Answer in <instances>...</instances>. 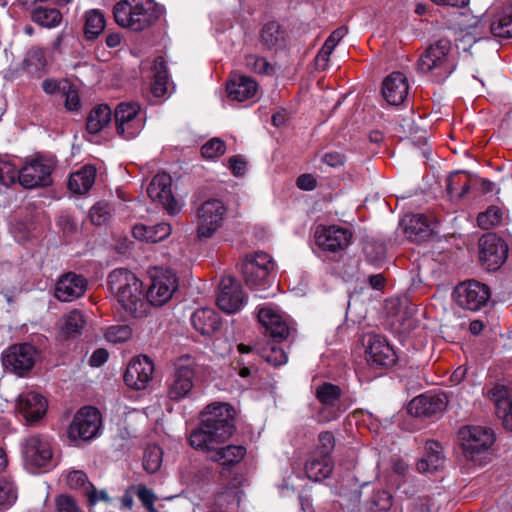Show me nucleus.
I'll return each mask as SVG.
<instances>
[{"label":"nucleus","instance_id":"obj_1","mask_svg":"<svg viewBox=\"0 0 512 512\" xmlns=\"http://www.w3.org/2000/svg\"><path fill=\"white\" fill-rule=\"evenodd\" d=\"M236 411L228 403H212L200 414V423L188 438L194 449L226 442L236 431Z\"/></svg>","mask_w":512,"mask_h":512},{"label":"nucleus","instance_id":"obj_2","mask_svg":"<svg viewBox=\"0 0 512 512\" xmlns=\"http://www.w3.org/2000/svg\"><path fill=\"white\" fill-rule=\"evenodd\" d=\"M107 285L129 315L137 318L146 312V293L142 281L134 273L124 268L114 269L108 275Z\"/></svg>","mask_w":512,"mask_h":512},{"label":"nucleus","instance_id":"obj_3","mask_svg":"<svg viewBox=\"0 0 512 512\" xmlns=\"http://www.w3.org/2000/svg\"><path fill=\"white\" fill-rule=\"evenodd\" d=\"M113 15L121 27L139 32L156 22L160 9L153 0H120L113 8Z\"/></svg>","mask_w":512,"mask_h":512},{"label":"nucleus","instance_id":"obj_4","mask_svg":"<svg viewBox=\"0 0 512 512\" xmlns=\"http://www.w3.org/2000/svg\"><path fill=\"white\" fill-rule=\"evenodd\" d=\"M451 42L441 38L430 45L418 60L417 67L422 73L433 72L436 81L442 82L455 70L456 65L449 57Z\"/></svg>","mask_w":512,"mask_h":512},{"label":"nucleus","instance_id":"obj_5","mask_svg":"<svg viewBox=\"0 0 512 512\" xmlns=\"http://www.w3.org/2000/svg\"><path fill=\"white\" fill-rule=\"evenodd\" d=\"M198 370L199 365L191 356L185 355L177 359L174 363V372L169 378L168 397L173 401L187 397L194 386Z\"/></svg>","mask_w":512,"mask_h":512},{"label":"nucleus","instance_id":"obj_6","mask_svg":"<svg viewBox=\"0 0 512 512\" xmlns=\"http://www.w3.org/2000/svg\"><path fill=\"white\" fill-rule=\"evenodd\" d=\"M459 440L467 459L483 464L481 455L487 454L495 441L494 432L486 427L470 426L459 430Z\"/></svg>","mask_w":512,"mask_h":512},{"label":"nucleus","instance_id":"obj_7","mask_svg":"<svg viewBox=\"0 0 512 512\" xmlns=\"http://www.w3.org/2000/svg\"><path fill=\"white\" fill-rule=\"evenodd\" d=\"M226 214L227 207L221 200L210 198L204 201L197 209V239L204 241L212 238L222 227Z\"/></svg>","mask_w":512,"mask_h":512},{"label":"nucleus","instance_id":"obj_8","mask_svg":"<svg viewBox=\"0 0 512 512\" xmlns=\"http://www.w3.org/2000/svg\"><path fill=\"white\" fill-rule=\"evenodd\" d=\"M102 428V415L92 406L79 409L67 429L68 438L72 441L88 442L99 436Z\"/></svg>","mask_w":512,"mask_h":512},{"label":"nucleus","instance_id":"obj_9","mask_svg":"<svg viewBox=\"0 0 512 512\" xmlns=\"http://www.w3.org/2000/svg\"><path fill=\"white\" fill-rule=\"evenodd\" d=\"M342 389L335 384L323 382L316 387L315 397L321 406L316 413V421L320 424L337 420L345 411L342 402Z\"/></svg>","mask_w":512,"mask_h":512},{"label":"nucleus","instance_id":"obj_10","mask_svg":"<svg viewBox=\"0 0 512 512\" xmlns=\"http://www.w3.org/2000/svg\"><path fill=\"white\" fill-rule=\"evenodd\" d=\"M39 352L30 343L9 346L2 352L1 361L4 369L19 377L26 376L35 366Z\"/></svg>","mask_w":512,"mask_h":512},{"label":"nucleus","instance_id":"obj_11","mask_svg":"<svg viewBox=\"0 0 512 512\" xmlns=\"http://www.w3.org/2000/svg\"><path fill=\"white\" fill-rule=\"evenodd\" d=\"M490 295V288L476 280L460 283L453 291V296L458 305L471 311H478L485 306Z\"/></svg>","mask_w":512,"mask_h":512},{"label":"nucleus","instance_id":"obj_12","mask_svg":"<svg viewBox=\"0 0 512 512\" xmlns=\"http://www.w3.org/2000/svg\"><path fill=\"white\" fill-rule=\"evenodd\" d=\"M479 259L488 271H496L506 261L508 246L494 233H487L479 241Z\"/></svg>","mask_w":512,"mask_h":512},{"label":"nucleus","instance_id":"obj_13","mask_svg":"<svg viewBox=\"0 0 512 512\" xmlns=\"http://www.w3.org/2000/svg\"><path fill=\"white\" fill-rule=\"evenodd\" d=\"M52 170L53 164L51 161L37 157L27 162L18 171V181L26 189L46 187L52 183Z\"/></svg>","mask_w":512,"mask_h":512},{"label":"nucleus","instance_id":"obj_14","mask_svg":"<svg viewBox=\"0 0 512 512\" xmlns=\"http://www.w3.org/2000/svg\"><path fill=\"white\" fill-rule=\"evenodd\" d=\"M140 105L138 103H119L115 109L114 117L116 131L126 140L135 138L143 128L139 118Z\"/></svg>","mask_w":512,"mask_h":512},{"label":"nucleus","instance_id":"obj_15","mask_svg":"<svg viewBox=\"0 0 512 512\" xmlns=\"http://www.w3.org/2000/svg\"><path fill=\"white\" fill-rule=\"evenodd\" d=\"M147 194L152 201L159 202L170 215L180 211L178 201L172 194V178L169 174L161 173L154 176L147 187Z\"/></svg>","mask_w":512,"mask_h":512},{"label":"nucleus","instance_id":"obj_16","mask_svg":"<svg viewBox=\"0 0 512 512\" xmlns=\"http://www.w3.org/2000/svg\"><path fill=\"white\" fill-rule=\"evenodd\" d=\"M177 287V276L172 270L156 273L146 291L147 301L154 306H161L172 297Z\"/></svg>","mask_w":512,"mask_h":512},{"label":"nucleus","instance_id":"obj_17","mask_svg":"<svg viewBox=\"0 0 512 512\" xmlns=\"http://www.w3.org/2000/svg\"><path fill=\"white\" fill-rule=\"evenodd\" d=\"M245 303L240 283L231 276L223 277L217 295V306L227 314L238 312Z\"/></svg>","mask_w":512,"mask_h":512},{"label":"nucleus","instance_id":"obj_18","mask_svg":"<svg viewBox=\"0 0 512 512\" xmlns=\"http://www.w3.org/2000/svg\"><path fill=\"white\" fill-rule=\"evenodd\" d=\"M352 232L343 227L331 225L317 229V245L324 251L337 253L344 251L352 242Z\"/></svg>","mask_w":512,"mask_h":512},{"label":"nucleus","instance_id":"obj_19","mask_svg":"<svg viewBox=\"0 0 512 512\" xmlns=\"http://www.w3.org/2000/svg\"><path fill=\"white\" fill-rule=\"evenodd\" d=\"M153 372L154 364L148 356L134 357L125 370L124 382L134 390L145 389L152 380Z\"/></svg>","mask_w":512,"mask_h":512},{"label":"nucleus","instance_id":"obj_20","mask_svg":"<svg viewBox=\"0 0 512 512\" xmlns=\"http://www.w3.org/2000/svg\"><path fill=\"white\" fill-rule=\"evenodd\" d=\"M366 352L368 362L372 367H390L397 361L393 347L381 335H370L367 340Z\"/></svg>","mask_w":512,"mask_h":512},{"label":"nucleus","instance_id":"obj_21","mask_svg":"<svg viewBox=\"0 0 512 512\" xmlns=\"http://www.w3.org/2000/svg\"><path fill=\"white\" fill-rule=\"evenodd\" d=\"M47 407L46 398L35 391L21 393L16 404L17 411L28 423L42 419L46 414Z\"/></svg>","mask_w":512,"mask_h":512},{"label":"nucleus","instance_id":"obj_22","mask_svg":"<svg viewBox=\"0 0 512 512\" xmlns=\"http://www.w3.org/2000/svg\"><path fill=\"white\" fill-rule=\"evenodd\" d=\"M220 445H209V447L199 448L198 450L206 453L210 461L219 463L223 470L240 463L247 453L246 448L242 445Z\"/></svg>","mask_w":512,"mask_h":512},{"label":"nucleus","instance_id":"obj_23","mask_svg":"<svg viewBox=\"0 0 512 512\" xmlns=\"http://www.w3.org/2000/svg\"><path fill=\"white\" fill-rule=\"evenodd\" d=\"M26 463L32 467H47L52 460V450L48 441L39 436L27 438L23 444Z\"/></svg>","mask_w":512,"mask_h":512},{"label":"nucleus","instance_id":"obj_24","mask_svg":"<svg viewBox=\"0 0 512 512\" xmlns=\"http://www.w3.org/2000/svg\"><path fill=\"white\" fill-rule=\"evenodd\" d=\"M87 280L74 272L62 275L55 286V297L62 302H72L84 295Z\"/></svg>","mask_w":512,"mask_h":512},{"label":"nucleus","instance_id":"obj_25","mask_svg":"<svg viewBox=\"0 0 512 512\" xmlns=\"http://www.w3.org/2000/svg\"><path fill=\"white\" fill-rule=\"evenodd\" d=\"M447 407L445 395L422 394L412 399L408 412L415 417H432L443 412Z\"/></svg>","mask_w":512,"mask_h":512},{"label":"nucleus","instance_id":"obj_26","mask_svg":"<svg viewBox=\"0 0 512 512\" xmlns=\"http://www.w3.org/2000/svg\"><path fill=\"white\" fill-rule=\"evenodd\" d=\"M258 320L265 328V334L273 342H282L290 334V327L283 317L270 308H262L258 312Z\"/></svg>","mask_w":512,"mask_h":512},{"label":"nucleus","instance_id":"obj_27","mask_svg":"<svg viewBox=\"0 0 512 512\" xmlns=\"http://www.w3.org/2000/svg\"><path fill=\"white\" fill-rule=\"evenodd\" d=\"M382 95L390 105H400L408 95V81L401 72L388 75L382 84Z\"/></svg>","mask_w":512,"mask_h":512},{"label":"nucleus","instance_id":"obj_28","mask_svg":"<svg viewBox=\"0 0 512 512\" xmlns=\"http://www.w3.org/2000/svg\"><path fill=\"white\" fill-rule=\"evenodd\" d=\"M257 82L248 76L234 74L226 85L227 95L231 100L243 102L256 95Z\"/></svg>","mask_w":512,"mask_h":512},{"label":"nucleus","instance_id":"obj_29","mask_svg":"<svg viewBox=\"0 0 512 512\" xmlns=\"http://www.w3.org/2000/svg\"><path fill=\"white\" fill-rule=\"evenodd\" d=\"M402 224L406 237L413 242H422L432 236L431 223L423 214L406 215Z\"/></svg>","mask_w":512,"mask_h":512},{"label":"nucleus","instance_id":"obj_30","mask_svg":"<svg viewBox=\"0 0 512 512\" xmlns=\"http://www.w3.org/2000/svg\"><path fill=\"white\" fill-rule=\"evenodd\" d=\"M243 491L240 486L234 482H229L224 486L214 499V506L219 512H237L240 507Z\"/></svg>","mask_w":512,"mask_h":512},{"label":"nucleus","instance_id":"obj_31","mask_svg":"<svg viewBox=\"0 0 512 512\" xmlns=\"http://www.w3.org/2000/svg\"><path fill=\"white\" fill-rule=\"evenodd\" d=\"M191 323L197 332L209 337L220 329L221 318L214 309L201 308L191 315Z\"/></svg>","mask_w":512,"mask_h":512},{"label":"nucleus","instance_id":"obj_32","mask_svg":"<svg viewBox=\"0 0 512 512\" xmlns=\"http://www.w3.org/2000/svg\"><path fill=\"white\" fill-rule=\"evenodd\" d=\"M424 451V456L417 462V470L420 473H432L443 467L445 458L439 442L428 440Z\"/></svg>","mask_w":512,"mask_h":512},{"label":"nucleus","instance_id":"obj_33","mask_svg":"<svg viewBox=\"0 0 512 512\" xmlns=\"http://www.w3.org/2000/svg\"><path fill=\"white\" fill-rule=\"evenodd\" d=\"M96 178V168L85 165L69 176L68 189L74 194H86L93 186Z\"/></svg>","mask_w":512,"mask_h":512},{"label":"nucleus","instance_id":"obj_34","mask_svg":"<svg viewBox=\"0 0 512 512\" xmlns=\"http://www.w3.org/2000/svg\"><path fill=\"white\" fill-rule=\"evenodd\" d=\"M132 233L136 239L158 243L171 234V226L165 222L151 226L136 224L132 229Z\"/></svg>","mask_w":512,"mask_h":512},{"label":"nucleus","instance_id":"obj_35","mask_svg":"<svg viewBox=\"0 0 512 512\" xmlns=\"http://www.w3.org/2000/svg\"><path fill=\"white\" fill-rule=\"evenodd\" d=\"M333 470L331 457L321 456L315 453L305 465L307 477L312 481H320L330 476Z\"/></svg>","mask_w":512,"mask_h":512},{"label":"nucleus","instance_id":"obj_36","mask_svg":"<svg viewBox=\"0 0 512 512\" xmlns=\"http://www.w3.org/2000/svg\"><path fill=\"white\" fill-rule=\"evenodd\" d=\"M112 120V110L107 104H99L91 109L87 116L86 127L89 133L97 134Z\"/></svg>","mask_w":512,"mask_h":512},{"label":"nucleus","instance_id":"obj_37","mask_svg":"<svg viewBox=\"0 0 512 512\" xmlns=\"http://www.w3.org/2000/svg\"><path fill=\"white\" fill-rule=\"evenodd\" d=\"M490 31L497 38H512V4L493 16Z\"/></svg>","mask_w":512,"mask_h":512},{"label":"nucleus","instance_id":"obj_38","mask_svg":"<svg viewBox=\"0 0 512 512\" xmlns=\"http://www.w3.org/2000/svg\"><path fill=\"white\" fill-rule=\"evenodd\" d=\"M86 317L82 311L74 309L62 318L60 333L63 338H76L81 335L82 330L86 326Z\"/></svg>","mask_w":512,"mask_h":512},{"label":"nucleus","instance_id":"obj_39","mask_svg":"<svg viewBox=\"0 0 512 512\" xmlns=\"http://www.w3.org/2000/svg\"><path fill=\"white\" fill-rule=\"evenodd\" d=\"M46 66L45 52L39 47L29 49L22 63L23 70L36 78L44 75Z\"/></svg>","mask_w":512,"mask_h":512},{"label":"nucleus","instance_id":"obj_40","mask_svg":"<svg viewBox=\"0 0 512 512\" xmlns=\"http://www.w3.org/2000/svg\"><path fill=\"white\" fill-rule=\"evenodd\" d=\"M271 272L268 268H254L253 263L242 264V274L251 289H264L269 285Z\"/></svg>","mask_w":512,"mask_h":512},{"label":"nucleus","instance_id":"obj_41","mask_svg":"<svg viewBox=\"0 0 512 512\" xmlns=\"http://www.w3.org/2000/svg\"><path fill=\"white\" fill-rule=\"evenodd\" d=\"M285 37V30L276 21L267 22L260 31V42L267 49L283 45Z\"/></svg>","mask_w":512,"mask_h":512},{"label":"nucleus","instance_id":"obj_42","mask_svg":"<svg viewBox=\"0 0 512 512\" xmlns=\"http://www.w3.org/2000/svg\"><path fill=\"white\" fill-rule=\"evenodd\" d=\"M153 73L151 91L155 97H162L167 92L168 84V71L163 57L159 56L154 60Z\"/></svg>","mask_w":512,"mask_h":512},{"label":"nucleus","instance_id":"obj_43","mask_svg":"<svg viewBox=\"0 0 512 512\" xmlns=\"http://www.w3.org/2000/svg\"><path fill=\"white\" fill-rule=\"evenodd\" d=\"M66 484L75 490H80L87 497L94 500L95 487L88 480L87 474L82 470H73L66 475Z\"/></svg>","mask_w":512,"mask_h":512},{"label":"nucleus","instance_id":"obj_44","mask_svg":"<svg viewBox=\"0 0 512 512\" xmlns=\"http://www.w3.org/2000/svg\"><path fill=\"white\" fill-rule=\"evenodd\" d=\"M105 28V18L98 10L85 13L84 36L86 40H95Z\"/></svg>","mask_w":512,"mask_h":512},{"label":"nucleus","instance_id":"obj_45","mask_svg":"<svg viewBox=\"0 0 512 512\" xmlns=\"http://www.w3.org/2000/svg\"><path fill=\"white\" fill-rule=\"evenodd\" d=\"M31 19L43 27H55L60 23L62 15L56 8L38 7L32 11Z\"/></svg>","mask_w":512,"mask_h":512},{"label":"nucleus","instance_id":"obj_46","mask_svg":"<svg viewBox=\"0 0 512 512\" xmlns=\"http://www.w3.org/2000/svg\"><path fill=\"white\" fill-rule=\"evenodd\" d=\"M277 342H268L258 350L260 357L274 367H279L287 362V355L283 348L276 345Z\"/></svg>","mask_w":512,"mask_h":512},{"label":"nucleus","instance_id":"obj_47","mask_svg":"<svg viewBox=\"0 0 512 512\" xmlns=\"http://www.w3.org/2000/svg\"><path fill=\"white\" fill-rule=\"evenodd\" d=\"M363 252L370 264L380 266L386 259L387 249L384 243L371 240L364 244Z\"/></svg>","mask_w":512,"mask_h":512},{"label":"nucleus","instance_id":"obj_48","mask_svg":"<svg viewBox=\"0 0 512 512\" xmlns=\"http://www.w3.org/2000/svg\"><path fill=\"white\" fill-rule=\"evenodd\" d=\"M163 451L157 445H149L143 455V468L150 474L156 473L162 464Z\"/></svg>","mask_w":512,"mask_h":512},{"label":"nucleus","instance_id":"obj_49","mask_svg":"<svg viewBox=\"0 0 512 512\" xmlns=\"http://www.w3.org/2000/svg\"><path fill=\"white\" fill-rule=\"evenodd\" d=\"M502 220V210L496 206H490L485 212H482L477 217L478 226L482 229L488 230Z\"/></svg>","mask_w":512,"mask_h":512},{"label":"nucleus","instance_id":"obj_50","mask_svg":"<svg viewBox=\"0 0 512 512\" xmlns=\"http://www.w3.org/2000/svg\"><path fill=\"white\" fill-rule=\"evenodd\" d=\"M245 66L258 74L271 75L274 72L273 66L266 58L254 54H249L245 57Z\"/></svg>","mask_w":512,"mask_h":512},{"label":"nucleus","instance_id":"obj_51","mask_svg":"<svg viewBox=\"0 0 512 512\" xmlns=\"http://www.w3.org/2000/svg\"><path fill=\"white\" fill-rule=\"evenodd\" d=\"M61 96L64 98L65 108L68 111H77L80 108L78 91L68 81H63Z\"/></svg>","mask_w":512,"mask_h":512},{"label":"nucleus","instance_id":"obj_52","mask_svg":"<svg viewBox=\"0 0 512 512\" xmlns=\"http://www.w3.org/2000/svg\"><path fill=\"white\" fill-rule=\"evenodd\" d=\"M226 151V144L219 138H212L201 147V154L206 159L222 156Z\"/></svg>","mask_w":512,"mask_h":512},{"label":"nucleus","instance_id":"obj_53","mask_svg":"<svg viewBox=\"0 0 512 512\" xmlns=\"http://www.w3.org/2000/svg\"><path fill=\"white\" fill-rule=\"evenodd\" d=\"M18 180V171L15 165L7 159H0V183L9 186Z\"/></svg>","mask_w":512,"mask_h":512},{"label":"nucleus","instance_id":"obj_54","mask_svg":"<svg viewBox=\"0 0 512 512\" xmlns=\"http://www.w3.org/2000/svg\"><path fill=\"white\" fill-rule=\"evenodd\" d=\"M111 213L107 203L98 202L90 209V219L94 225L101 226L110 219Z\"/></svg>","mask_w":512,"mask_h":512},{"label":"nucleus","instance_id":"obj_55","mask_svg":"<svg viewBox=\"0 0 512 512\" xmlns=\"http://www.w3.org/2000/svg\"><path fill=\"white\" fill-rule=\"evenodd\" d=\"M392 506V496L385 490L375 492L371 497V510L387 511Z\"/></svg>","mask_w":512,"mask_h":512},{"label":"nucleus","instance_id":"obj_56","mask_svg":"<svg viewBox=\"0 0 512 512\" xmlns=\"http://www.w3.org/2000/svg\"><path fill=\"white\" fill-rule=\"evenodd\" d=\"M17 499V493L12 482L0 477V506L12 505Z\"/></svg>","mask_w":512,"mask_h":512},{"label":"nucleus","instance_id":"obj_57","mask_svg":"<svg viewBox=\"0 0 512 512\" xmlns=\"http://www.w3.org/2000/svg\"><path fill=\"white\" fill-rule=\"evenodd\" d=\"M318 448L316 453L321 456L331 457V453L335 447V437L332 432L324 431L318 436Z\"/></svg>","mask_w":512,"mask_h":512},{"label":"nucleus","instance_id":"obj_58","mask_svg":"<svg viewBox=\"0 0 512 512\" xmlns=\"http://www.w3.org/2000/svg\"><path fill=\"white\" fill-rule=\"evenodd\" d=\"M56 512H84L70 495L61 494L55 498Z\"/></svg>","mask_w":512,"mask_h":512},{"label":"nucleus","instance_id":"obj_59","mask_svg":"<svg viewBox=\"0 0 512 512\" xmlns=\"http://www.w3.org/2000/svg\"><path fill=\"white\" fill-rule=\"evenodd\" d=\"M243 263H253L254 268H268V271H273L274 269L271 256L263 251L255 252L253 255H247Z\"/></svg>","mask_w":512,"mask_h":512},{"label":"nucleus","instance_id":"obj_60","mask_svg":"<svg viewBox=\"0 0 512 512\" xmlns=\"http://www.w3.org/2000/svg\"><path fill=\"white\" fill-rule=\"evenodd\" d=\"M131 336V329L126 325L112 326L106 333V337L112 342H125Z\"/></svg>","mask_w":512,"mask_h":512},{"label":"nucleus","instance_id":"obj_61","mask_svg":"<svg viewBox=\"0 0 512 512\" xmlns=\"http://www.w3.org/2000/svg\"><path fill=\"white\" fill-rule=\"evenodd\" d=\"M495 413L501 419L504 428L512 431V401L501 402Z\"/></svg>","mask_w":512,"mask_h":512},{"label":"nucleus","instance_id":"obj_62","mask_svg":"<svg viewBox=\"0 0 512 512\" xmlns=\"http://www.w3.org/2000/svg\"><path fill=\"white\" fill-rule=\"evenodd\" d=\"M507 394L508 392L504 385H495L492 389H490L487 392V396L489 397V399H491L495 403V412L497 411V408H499L501 402L512 401L507 398Z\"/></svg>","mask_w":512,"mask_h":512},{"label":"nucleus","instance_id":"obj_63","mask_svg":"<svg viewBox=\"0 0 512 512\" xmlns=\"http://www.w3.org/2000/svg\"><path fill=\"white\" fill-rule=\"evenodd\" d=\"M136 494L146 509L152 508V505L156 500V496L154 495L151 489H148L146 486L140 485L137 489Z\"/></svg>","mask_w":512,"mask_h":512},{"label":"nucleus","instance_id":"obj_64","mask_svg":"<svg viewBox=\"0 0 512 512\" xmlns=\"http://www.w3.org/2000/svg\"><path fill=\"white\" fill-rule=\"evenodd\" d=\"M57 223L65 234H73L77 230V223L69 214L60 215Z\"/></svg>","mask_w":512,"mask_h":512}]
</instances>
